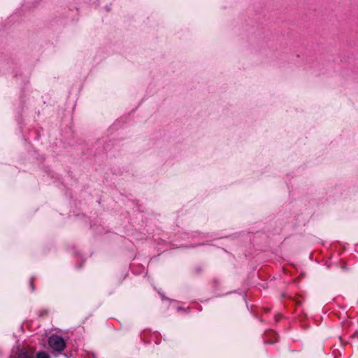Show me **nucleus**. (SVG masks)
Segmentation results:
<instances>
[{
  "label": "nucleus",
  "instance_id": "obj_3",
  "mask_svg": "<svg viewBox=\"0 0 358 358\" xmlns=\"http://www.w3.org/2000/svg\"><path fill=\"white\" fill-rule=\"evenodd\" d=\"M36 358H50V357L47 352L42 351L37 353Z\"/></svg>",
  "mask_w": 358,
  "mask_h": 358
},
{
  "label": "nucleus",
  "instance_id": "obj_2",
  "mask_svg": "<svg viewBox=\"0 0 358 358\" xmlns=\"http://www.w3.org/2000/svg\"><path fill=\"white\" fill-rule=\"evenodd\" d=\"M33 350H27L24 348L17 349L10 355V358H34Z\"/></svg>",
  "mask_w": 358,
  "mask_h": 358
},
{
  "label": "nucleus",
  "instance_id": "obj_4",
  "mask_svg": "<svg viewBox=\"0 0 358 358\" xmlns=\"http://www.w3.org/2000/svg\"><path fill=\"white\" fill-rule=\"evenodd\" d=\"M31 286L32 289H34V287H33V280H31Z\"/></svg>",
  "mask_w": 358,
  "mask_h": 358
},
{
  "label": "nucleus",
  "instance_id": "obj_1",
  "mask_svg": "<svg viewBox=\"0 0 358 358\" xmlns=\"http://www.w3.org/2000/svg\"><path fill=\"white\" fill-rule=\"evenodd\" d=\"M48 342L50 349L54 352L60 353L66 348V342L64 338L56 334L50 336Z\"/></svg>",
  "mask_w": 358,
  "mask_h": 358
}]
</instances>
